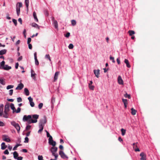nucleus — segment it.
I'll list each match as a JSON object with an SVG mask.
<instances>
[{
    "label": "nucleus",
    "mask_w": 160,
    "mask_h": 160,
    "mask_svg": "<svg viewBox=\"0 0 160 160\" xmlns=\"http://www.w3.org/2000/svg\"><path fill=\"white\" fill-rule=\"evenodd\" d=\"M6 18L8 20H10L11 19V18L9 16V15L8 13L7 14Z\"/></svg>",
    "instance_id": "e2e57ef3"
},
{
    "label": "nucleus",
    "mask_w": 160,
    "mask_h": 160,
    "mask_svg": "<svg viewBox=\"0 0 160 160\" xmlns=\"http://www.w3.org/2000/svg\"><path fill=\"white\" fill-rule=\"evenodd\" d=\"M32 116L31 115H24L23 116L22 120L23 122H27L31 118H32Z\"/></svg>",
    "instance_id": "20e7f679"
},
{
    "label": "nucleus",
    "mask_w": 160,
    "mask_h": 160,
    "mask_svg": "<svg viewBox=\"0 0 160 160\" xmlns=\"http://www.w3.org/2000/svg\"><path fill=\"white\" fill-rule=\"evenodd\" d=\"M55 102V99L54 98H52L51 99V102L52 103H53Z\"/></svg>",
    "instance_id": "338daca9"
},
{
    "label": "nucleus",
    "mask_w": 160,
    "mask_h": 160,
    "mask_svg": "<svg viewBox=\"0 0 160 160\" xmlns=\"http://www.w3.org/2000/svg\"><path fill=\"white\" fill-rule=\"evenodd\" d=\"M10 123L16 129L18 132L19 133L20 129V127L19 124L14 121H11Z\"/></svg>",
    "instance_id": "f257e3e1"
},
{
    "label": "nucleus",
    "mask_w": 160,
    "mask_h": 160,
    "mask_svg": "<svg viewBox=\"0 0 160 160\" xmlns=\"http://www.w3.org/2000/svg\"><path fill=\"white\" fill-rule=\"evenodd\" d=\"M48 143L50 145H52L53 147H54L56 144V142L53 140L52 138V139L48 140Z\"/></svg>",
    "instance_id": "9d476101"
},
{
    "label": "nucleus",
    "mask_w": 160,
    "mask_h": 160,
    "mask_svg": "<svg viewBox=\"0 0 160 160\" xmlns=\"http://www.w3.org/2000/svg\"><path fill=\"white\" fill-rule=\"evenodd\" d=\"M39 127L40 129L38 131V133H39L40 132H42V131L43 128V127H41L40 126H39Z\"/></svg>",
    "instance_id": "79ce46f5"
},
{
    "label": "nucleus",
    "mask_w": 160,
    "mask_h": 160,
    "mask_svg": "<svg viewBox=\"0 0 160 160\" xmlns=\"http://www.w3.org/2000/svg\"><path fill=\"white\" fill-rule=\"evenodd\" d=\"M45 58H48L50 61H51V60L50 59V57L49 54H46L45 56Z\"/></svg>",
    "instance_id": "603ef678"
},
{
    "label": "nucleus",
    "mask_w": 160,
    "mask_h": 160,
    "mask_svg": "<svg viewBox=\"0 0 160 160\" xmlns=\"http://www.w3.org/2000/svg\"><path fill=\"white\" fill-rule=\"evenodd\" d=\"M13 87L14 86L13 85H9L6 88L8 90L9 89L13 88Z\"/></svg>",
    "instance_id": "4c0bfd02"
},
{
    "label": "nucleus",
    "mask_w": 160,
    "mask_h": 160,
    "mask_svg": "<svg viewBox=\"0 0 160 160\" xmlns=\"http://www.w3.org/2000/svg\"><path fill=\"white\" fill-rule=\"evenodd\" d=\"M31 25L32 27L37 28L38 29H40V26L35 22L32 23L31 24Z\"/></svg>",
    "instance_id": "f3484780"
},
{
    "label": "nucleus",
    "mask_w": 160,
    "mask_h": 160,
    "mask_svg": "<svg viewBox=\"0 0 160 160\" xmlns=\"http://www.w3.org/2000/svg\"><path fill=\"white\" fill-rule=\"evenodd\" d=\"M140 156L141 157V158H140V160H146V155L143 152L141 153Z\"/></svg>",
    "instance_id": "0eeeda50"
},
{
    "label": "nucleus",
    "mask_w": 160,
    "mask_h": 160,
    "mask_svg": "<svg viewBox=\"0 0 160 160\" xmlns=\"http://www.w3.org/2000/svg\"><path fill=\"white\" fill-rule=\"evenodd\" d=\"M17 102H21L22 101V99L21 97H19L17 98Z\"/></svg>",
    "instance_id": "4d7b16f0"
},
{
    "label": "nucleus",
    "mask_w": 160,
    "mask_h": 160,
    "mask_svg": "<svg viewBox=\"0 0 160 160\" xmlns=\"http://www.w3.org/2000/svg\"><path fill=\"white\" fill-rule=\"evenodd\" d=\"M131 113L132 115H135L136 114V112H137V111L135 109H134L133 108H132L131 109Z\"/></svg>",
    "instance_id": "cd10ccee"
},
{
    "label": "nucleus",
    "mask_w": 160,
    "mask_h": 160,
    "mask_svg": "<svg viewBox=\"0 0 160 160\" xmlns=\"http://www.w3.org/2000/svg\"><path fill=\"white\" fill-rule=\"evenodd\" d=\"M10 108L11 109L13 110V112L14 113L16 111V110L15 109V108L14 107V104L11 103L10 105Z\"/></svg>",
    "instance_id": "b1692460"
},
{
    "label": "nucleus",
    "mask_w": 160,
    "mask_h": 160,
    "mask_svg": "<svg viewBox=\"0 0 160 160\" xmlns=\"http://www.w3.org/2000/svg\"><path fill=\"white\" fill-rule=\"evenodd\" d=\"M3 117L5 118H7L8 117V112H4V114L3 115Z\"/></svg>",
    "instance_id": "c9c22d12"
},
{
    "label": "nucleus",
    "mask_w": 160,
    "mask_h": 160,
    "mask_svg": "<svg viewBox=\"0 0 160 160\" xmlns=\"http://www.w3.org/2000/svg\"><path fill=\"white\" fill-rule=\"evenodd\" d=\"M37 122V120H33L31 118L30 119L27 121V123L29 124L31 123H36Z\"/></svg>",
    "instance_id": "dca6fc26"
},
{
    "label": "nucleus",
    "mask_w": 160,
    "mask_h": 160,
    "mask_svg": "<svg viewBox=\"0 0 160 160\" xmlns=\"http://www.w3.org/2000/svg\"><path fill=\"white\" fill-rule=\"evenodd\" d=\"M128 32L130 36H131L135 34V32L133 30H129Z\"/></svg>",
    "instance_id": "7c9ffc66"
},
{
    "label": "nucleus",
    "mask_w": 160,
    "mask_h": 160,
    "mask_svg": "<svg viewBox=\"0 0 160 160\" xmlns=\"http://www.w3.org/2000/svg\"><path fill=\"white\" fill-rule=\"evenodd\" d=\"M124 96L126 98H128L129 99H130L131 98L130 95L128 94L127 93H126L125 94Z\"/></svg>",
    "instance_id": "58836bf2"
},
{
    "label": "nucleus",
    "mask_w": 160,
    "mask_h": 160,
    "mask_svg": "<svg viewBox=\"0 0 160 160\" xmlns=\"http://www.w3.org/2000/svg\"><path fill=\"white\" fill-rule=\"evenodd\" d=\"M21 145V144H17L15 145V146L14 147V148H13V150H16L17 148V147H18V146H20Z\"/></svg>",
    "instance_id": "e433bc0d"
},
{
    "label": "nucleus",
    "mask_w": 160,
    "mask_h": 160,
    "mask_svg": "<svg viewBox=\"0 0 160 160\" xmlns=\"http://www.w3.org/2000/svg\"><path fill=\"white\" fill-rule=\"evenodd\" d=\"M72 25L73 26H75L76 24V21L74 20H72L71 21Z\"/></svg>",
    "instance_id": "f704fd0d"
},
{
    "label": "nucleus",
    "mask_w": 160,
    "mask_h": 160,
    "mask_svg": "<svg viewBox=\"0 0 160 160\" xmlns=\"http://www.w3.org/2000/svg\"><path fill=\"white\" fill-rule=\"evenodd\" d=\"M51 152H56L58 150V148L56 147H52L51 148Z\"/></svg>",
    "instance_id": "5701e85b"
},
{
    "label": "nucleus",
    "mask_w": 160,
    "mask_h": 160,
    "mask_svg": "<svg viewBox=\"0 0 160 160\" xmlns=\"http://www.w3.org/2000/svg\"><path fill=\"white\" fill-rule=\"evenodd\" d=\"M29 141V139L28 137H26L25 138V140L24 141V142L25 143H28V142Z\"/></svg>",
    "instance_id": "de8ad7c7"
},
{
    "label": "nucleus",
    "mask_w": 160,
    "mask_h": 160,
    "mask_svg": "<svg viewBox=\"0 0 160 160\" xmlns=\"http://www.w3.org/2000/svg\"><path fill=\"white\" fill-rule=\"evenodd\" d=\"M4 153L5 154L8 155L9 154V152L7 149L5 150V151L4 152Z\"/></svg>",
    "instance_id": "052dcab7"
},
{
    "label": "nucleus",
    "mask_w": 160,
    "mask_h": 160,
    "mask_svg": "<svg viewBox=\"0 0 160 160\" xmlns=\"http://www.w3.org/2000/svg\"><path fill=\"white\" fill-rule=\"evenodd\" d=\"M24 92L26 96H28L29 94V92L27 88H25L24 89Z\"/></svg>",
    "instance_id": "a878e982"
},
{
    "label": "nucleus",
    "mask_w": 160,
    "mask_h": 160,
    "mask_svg": "<svg viewBox=\"0 0 160 160\" xmlns=\"http://www.w3.org/2000/svg\"><path fill=\"white\" fill-rule=\"evenodd\" d=\"M68 48L69 49H72L73 48V45L72 44L70 43L69 44Z\"/></svg>",
    "instance_id": "ea45409f"
},
{
    "label": "nucleus",
    "mask_w": 160,
    "mask_h": 160,
    "mask_svg": "<svg viewBox=\"0 0 160 160\" xmlns=\"http://www.w3.org/2000/svg\"><path fill=\"white\" fill-rule=\"evenodd\" d=\"M43 104L42 103H40L39 104L38 106V108L39 109H41L43 106Z\"/></svg>",
    "instance_id": "c03bdc74"
},
{
    "label": "nucleus",
    "mask_w": 160,
    "mask_h": 160,
    "mask_svg": "<svg viewBox=\"0 0 160 160\" xmlns=\"http://www.w3.org/2000/svg\"><path fill=\"white\" fill-rule=\"evenodd\" d=\"M31 128V126L29 125H27L26 128H25V130H28L30 129Z\"/></svg>",
    "instance_id": "49530a36"
},
{
    "label": "nucleus",
    "mask_w": 160,
    "mask_h": 160,
    "mask_svg": "<svg viewBox=\"0 0 160 160\" xmlns=\"http://www.w3.org/2000/svg\"><path fill=\"white\" fill-rule=\"evenodd\" d=\"M31 41V39L30 38H28V39L27 43L29 44L30 43Z\"/></svg>",
    "instance_id": "680f3d73"
},
{
    "label": "nucleus",
    "mask_w": 160,
    "mask_h": 160,
    "mask_svg": "<svg viewBox=\"0 0 160 160\" xmlns=\"http://www.w3.org/2000/svg\"><path fill=\"white\" fill-rule=\"evenodd\" d=\"M31 77L34 80H36V78L35 76L36 75V74L34 72V71L32 69H31Z\"/></svg>",
    "instance_id": "f8f14e48"
},
{
    "label": "nucleus",
    "mask_w": 160,
    "mask_h": 160,
    "mask_svg": "<svg viewBox=\"0 0 160 160\" xmlns=\"http://www.w3.org/2000/svg\"><path fill=\"white\" fill-rule=\"evenodd\" d=\"M38 160H44L42 155H39L38 156Z\"/></svg>",
    "instance_id": "a19ab883"
},
{
    "label": "nucleus",
    "mask_w": 160,
    "mask_h": 160,
    "mask_svg": "<svg viewBox=\"0 0 160 160\" xmlns=\"http://www.w3.org/2000/svg\"><path fill=\"white\" fill-rule=\"evenodd\" d=\"M12 22H13V23H14L15 25V26H16L17 25V20L15 19H12Z\"/></svg>",
    "instance_id": "3c124183"
},
{
    "label": "nucleus",
    "mask_w": 160,
    "mask_h": 160,
    "mask_svg": "<svg viewBox=\"0 0 160 160\" xmlns=\"http://www.w3.org/2000/svg\"><path fill=\"white\" fill-rule=\"evenodd\" d=\"M94 73L95 75L98 78L99 77V75L100 74V70L99 69H98L97 70H94Z\"/></svg>",
    "instance_id": "2eb2a0df"
},
{
    "label": "nucleus",
    "mask_w": 160,
    "mask_h": 160,
    "mask_svg": "<svg viewBox=\"0 0 160 160\" xmlns=\"http://www.w3.org/2000/svg\"><path fill=\"white\" fill-rule=\"evenodd\" d=\"M0 83L2 85H5V82L4 80L2 78H0Z\"/></svg>",
    "instance_id": "473e14b6"
},
{
    "label": "nucleus",
    "mask_w": 160,
    "mask_h": 160,
    "mask_svg": "<svg viewBox=\"0 0 160 160\" xmlns=\"http://www.w3.org/2000/svg\"><path fill=\"white\" fill-rule=\"evenodd\" d=\"M118 83L121 85H122L123 83V81L120 76H119L118 78Z\"/></svg>",
    "instance_id": "ddd939ff"
},
{
    "label": "nucleus",
    "mask_w": 160,
    "mask_h": 160,
    "mask_svg": "<svg viewBox=\"0 0 160 160\" xmlns=\"http://www.w3.org/2000/svg\"><path fill=\"white\" fill-rule=\"evenodd\" d=\"M13 92V90L11 89L9 91V95L10 96L12 95Z\"/></svg>",
    "instance_id": "6e6d98bb"
},
{
    "label": "nucleus",
    "mask_w": 160,
    "mask_h": 160,
    "mask_svg": "<svg viewBox=\"0 0 160 160\" xmlns=\"http://www.w3.org/2000/svg\"><path fill=\"white\" fill-rule=\"evenodd\" d=\"M11 68V66H9L7 65H6L3 66V67H2V69H3L5 70H10Z\"/></svg>",
    "instance_id": "4468645a"
},
{
    "label": "nucleus",
    "mask_w": 160,
    "mask_h": 160,
    "mask_svg": "<svg viewBox=\"0 0 160 160\" xmlns=\"http://www.w3.org/2000/svg\"><path fill=\"white\" fill-rule=\"evenodd\" d=\"M59 154L60 155L61 158L63 159L68 158V157L61 150L59 151Z\"/></svg>",
    "instance_id": "423d86ee"
},
{
    "label": "nucleus",
    "mask_w": 160,
    "mask_h": 160,
    "mask_svg": "<svg viewBox=\"0 0 160 160\" xmlns=\"http://www.w3.org/2000/svg\"><path fill=\"white\" fill-rule=\"evenodd\" d=\"M21 111V108L19 107H18V108L17 110L15 111L16 112V113H18L19 112H20Z\"/></svg>",
    "instance_id": "bf43d9fd"
},
{
    "label": "nucleus",
    "mask_w": 160,
    "mask_h": 160,
    "mask_svg": "<svg viewBox=\"0 0 160 160\" xmlns=\"http://www.w3.org/2000/svg\"><path fill=\"white\" fill-rule=\"evenodd\" d=\"M2 140L3 141H4L8 142H9L11 141V140L8 137V136L6 135H2Z\"/></svg>",
    "instance_id": "39448f33"
},
{
    "label": "nucleus",
    "mask_w": 160,
    "mask_h": 160,
    "mask_svg": "<svg viewBox=\"0 0 160 160\" xmlns=\"http://www.w3.org/2000/svg\"><path fill=\"white\" fill-rule=\"evenodd\" d=\"M22 158H23L21 156H20V157H18L17 158H16V159H17V160H22Z\"/></svg>",
    "instance_id": "69168bd1"
},
{
    "label": "nucleus",
    "mask_w": 160,
    "mask_h": 160,
    "mask_svg": "<svg viewBox=\"0 0 160 160\" xmlns=\"http://www.w3.org/2000/svg\"><path fill=\"white\" fill-rule=\"evenodd\" d=\"M5 126V124L2 122L0 121V126L3 127Z\"/></svg>",
    "instance_id": "13d9d810"
},
{
    "label": "nucleus",
    "mask_w": 160,
    "mask_h": 160,
    "mask_svg": "<svg viewBox=\"0 0 160 160\" xmlns=\"http://www.w3.org/2000/svg\"><path fill=\"white\" fill-rule=\"evenodd\" d=\"M52 24L54 26L55 28L56 29L58 28V23L57 21L55 20L54 18H53L52 20Z\"/></svg>",
    "instance_id": "1a4fd4ad"
},
{
    "label": "nucleus",
    "mask_w": 160,
    "mask_h": 160,
    "mask_svg": "<svg viewBox=\"0 0 160 160\" xmlns=\"http://www.w3.org/2000/svg\"><path fill=\"white\" fill-rule=\"evenodd\" d=\"M39 116L37 114H34L32 115V117L34 119V120H37Z\"/></svg>",
    "instance_id": "72a5a7b5"
},
{
    "label": "nucleus",
    "mask_w": 160,
    "mask_h": 160,
    "mask_svg": "<svg viewBox=\"0 0 160 160\" xmlns=\"http://www.w3.org/2000/svg\"><path fill=\"white\" fill-rule=\"evenodd\" d=\"M33 15L35 21L38 22V19L37 18L36 13L35 12H33Z\"/></svg>",
    "instance_id": "412c9836"
},
{
    "label": "nucleus",
    "mask_w": 160,
    "mask_h": 160,
    "mask_svg": "<svg viewBox=\"0 0 160 160\" xmlns=\"http://www.w3.org/2000/svg\"><path fill=\"white\" fill-rule=\"evenodd\" d=\"M89 88L91 90H93L94 86L92 85H88Z\"/></svg>",
    "instance_id": "8fccbe9b"
},
{
    "label": "nucleus",
    "mask_w": 160,
    "mask_h": 160,
    "mask_svg": "<svg viewBox=\"0 0 160 160\" xmlns=\"http://www.w3.org/2000/svg\"><path fill=\"white\" fill-rule=\"evenodd\" d=\"M25 3L27 9H28L29 5V0H25Z\"/></svg>",
    "instance_id": "2f4dec72"
},
{
    "label": "nucleus",
    "mask_w": 160,
    "mask_h": 160,
    "mask_svg": "<svg viewBox=\"0 0 160 160\" xmlns=\"http://www.w3.org/2000/svg\"><path fill=\"white\" fill-rule=\"evenodd\" d=\"M30 104L31 107H33L34 106V102H33V101H31L29 102Z\"/></svg>",
    "instance_id": "5fc2aeb1"
},
{
    "label": "nucleus",
    "mask_w": 160,
    "mask_h": 160,
    "mask_svg": "<svg viewBox=\"0 0 160 160\" xmlns=\"http://www.w3.org/2000/svg\"><path fill=\"white\" fill-rule=\"evenodd\" d=\"M124 62L126 64L127 67L128 68H130L131 67L128 60L127 59H125L124 60Z\"/></svg>",
    "instance_id": "aec40b11"
},
{
    "label": "nucleus",
    "mask_w": 160,
    "mask_h": 160,
    "mask_svg": "<svg viewBox=\"0 0 160 160\" xmlns=\"http://www.w3.org/2000/svg\"><path fill=\"white\" fill-rule=\"evenodd\" d=\"M10 110L9 104V103H7L5 105V108L4 112H8Z\"/></svg>",
    "instance_id": "6e6552de"
},
{
    "label": "nucleus",
    "mask_w": 160,
    "mask_h": 160,
    "mask_svg": "<svg viewBox=\"0 0 160 160\" xmlns=\"http://www.w3.org/2000/svg\"><path fill=\"white\" fill-rule=\"evenodd\" d=\"M24 87L23 84L22 83L18 84L17 87L16 88V90H21Z\"/></svg>",
    "instance_id": "9b49d317"
},
{
    "label": "nucleus",
    "mask_w": 160,
    "mask_h": 160,
    "mask_svg": "<svg viewBox=\"0 0 160 160\" xmlns=\"http://www.w3.org/2000/svg\"><path fill=\"white\" fill-rule=\"evenodd\" d=\"M22 6V3L21 2H18L16 4V12L18 16H19L20 13V7Z\"/></svg>",
    "instance_id": "f03ea898"
},
{
    "label": "nucleus",
    "mask_w": 160,
    "mask_h": 160,
    "mask_svg": "<svg viewBox=\"0 0 160 160\" xmlns=\"http://www.w3.org/2000/svg\"><path fill=\"white\" fill-rule=\"evenodd\" d=\"M122 101L124 103L125 108H126L127 107V105L128 104V101L127 99H122Z\"/></svg>",
    "instance_id": "6ab92c4d"
},
{
    "label": "nucleus",
    "mask_w": 160,
    "mask_h": 160,
    "mask_svg": "<svg viewBox=\"0 0 160 160\" xmlns=\"http://www.w3.org/2000/svg\"><path fill=\"white\" fill-rule=\"evenodd\" d=\"M1 146V149L2 150L5 149L7 147V146L5 145V144L4 142H3L2 143Z\"/></svg>",
    "instance_id": "a211bd4d"
},
{
    "label": "nucleus",
    "mask_w": 160,
    "mask_h": 160,
    "mask_svg": "<svg viewBox=\"0 0 160 160\" xmlns=\"http://www.w3.org/2000/svg\"><path fill=\"white\" fill-rule=\"evenodd\" d=\"M26 30L25 29H24L23 31V35L24 36V37L25 38H26Z\"/></svg>",
    "instance_id": "0e129e2a"
},
{
    "label": "nucleus",
    "mask_w": 160,
    "mask_h": 160,
    "mask_svg": "<svg viewBox=\"0 0 160 160\" xmlns=\"http://www.w3.org/2000/svg\"><path fill=\"white\" fill-rule=\"evenodd\" d=\"M46 133H47V136L48 137H49V138L48 139V140H50V139H52V136L50 135L49 134V132L47 131H46Z\"/></svg>",
    "instance_id": "c756f323"
},
{
    "label": "nucleus",
    "mask_w": 160,
    "mask_h": 160,
    "mask_svg": "<svg viewBox=\"0 0 160 160\" xmlns=\"http://www.w3.org/2000/svg\"><path fill=\"white\" fill-rule=\"evenodd\" d=\"M110 60L112 61V62L113 63L115 62V61L114 60V58L113 57H112L111 56H110Z\"/></svg>",
    "instance_id": "09e8293b"
},
{
    "label": "nucleus",
    "mask_w": 160,
    "mask_h": 160,
    "mask_svg": "<svg viewBox=\"0 0 160 160\" xmlns=\"http://www.w3.org/2000/svg\"><path fill=\"white\" fill-rule=\"evenodd\" d=\"M3 112V108H0V116H2Z\"/></svg>",
    "instance_id": "864d4df0"
},
{
    "label": "nucleus",
    "mask_w": 160,
    "mask_h": 160,
    "mask_svg": "<svg viewBox=\"0 0 160 160\" xmlns=\"http://www.w3.org/2000/svg\"><path fill=\"white\" fill-rule=\"evenodd\" d=\"M5 63V62L4 61H2L1 62H0V64L1 65V66L2 67H3V66H4V64Z\"/></svg>",
    "instance_id": "37998d69"
},
{
    "label": "nucleus",
    "mask_w": 160,
    "mask_h": 160,
    "mask_svg": "<svg viewBox=\"0 0 160 160\" xmlns=\"http://www.w3.org/2000/svg\"><path fill=\"white\" fill-rule=\"evenodd\" d=\"M70 35V33L69 32H67L65 36L66 38H68Z\"/></svg>",
    "instance_id": "774afa93"
},
{
    "label": "nucleus",
    "mask_w": 160,
    "mask_h": 160,
    "mask_svg": "<svg viewBox=\"0 0 160 160\" xmlns=\"http://www.w3.org/2000/svg\"><path fill=\"white\" fill-rule=\"evenodd\" d=\"M121 131L122 132V135L123 136H124L126 133V130L123 128H122L121 130Z\"/></svg>",
    "instance_id": "c85d7f7f"
},
{
    "label": "nucleus",
    "mask_w": 160,
    "mask_h": 160,
    "mask_svg": "<svg viewBox=\"0 0 160 160\" xmlns=\"http://www.w3.org/2000/svg\"><path fill=\"white\" fill-rule=\"evenodd\" d=\"M7 50L6 49H3L0 51V55H2L6 53Z\"/></svg>",
    "instance_id": "393cba45"
},
{
    "label": "nucleus",
    "mask_w": 160,
    "mask_h": 160,
    "mask_svg": "<svg viewBox=\"0 0 160 160\" xmlns=\"http://www.w3.org/2000/svg\"><path fill=\"white\" fill-rule=\"evenodd\" d=\"M46 122V118L45 116H44L42 118L40 119L39 126L43 127Z\"/></svg>",
    "instance_id": "7ed1b4c3"
},
{
    "label": "nucleus",
    "mask_w": 160,
    "mask_h": 160,
    "mask_svg": "<svg viewBox=\"0 0 160 160\" xmlns=\"http://www.w3.org/2000/svg\"><path fill=\"white\" fill-rule=\"evenodd\" d=\"M35 59V64L36 65H39V62L37 59V58H35L34 59Z\"/></svg>",
    "instance_id": "a18cd8bd"
},
{
    "label": "nucleus",
    "mask_w": 160,
    "mask_h": 160,
    "mask_svg": "<svg viewBox=\"0 0 160 160\" xmlns=\"http://www.w3.org/2000/svg\"><path fill=\"white\" fill-rule=\"evenodd\" d=\"M59 72H56L55 73L54 76V81H55L56 80H57L58 78V76L59 74Z\"/></svg>",
    "instance_id": "4be33fe9"
},
{
    "label": "nucleus",
    "mask_w": 160,
    "mask_h": 160,
    "mask_svg": "<svg viewBox=\"0 0 160 160\" xmlns=\"http://www.w3.org/2000/svg\"><path fill=\"white\" fill-rule=\"evenodd\" d=\"M13 157L15 159H16L18 157V153H17V152L16 151H15L13 153Z\"/></svg>",
    "instance_id": "bb28decb"
}]
</instances>
